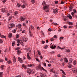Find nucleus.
Wrapping results in <instances>:
<instances>
[{"instance_id":"a18cd8bd","label":"nucleus","mask_w":77,"mask_h":77,"mask_svg":"<svg viewBox=\"0 0 77 77\" xmlns=\"http://www.w3.org/2000/svg\"><path fill=\"white\" fill-rule=\"evenodd\" d=\"M30 28H31V29H34V27L32 26H30Z\"/></svg>"},{"instance_id":"c03bdc74","label":"nucleus","mask_w":77,"mask_h":77,"mask_svg":"<svg viewBox=\"0 0 77 77\" xmlns=\"http://www.w3.org/2000/svg\"><path fill=\"white\" fill-rule=\"evenodd\" d=\"M35 59L37 62H39L40 61H39V60H38L37 58H36Z\"/></svg>"},{"instance_id":"052dcab7","label":"nucleus","mask_w":77,"mask_h":77,"mask_svg":"<svg viewBox=\"0 0 77 77\" xmlns=\"http://www.w3.org/2000/svg\"><path fill=\"white\" fill-rule=\"evenodd\" d=\"M48 47V46L46 45L44 47V48H45V49L47 48Z\"/></svg>"},{"instance_id":"8fccbe9b","label":"nucleus","mask_w":77,"mask_h":77,"mask_svg":"<svg viewBox=\"0 0 77 77\" xmlns=\"http://www.w3.org/2000/svg\"><path fill=\"white\" fill-rule=\"evenodd\" d=\"M31 2L32 3L34 4V3H35V0H31Z\"/></svg>"},{"instance_id":"393cba45","label":"nucleus","mask_w":77,"mask_h":77,"mask_svg":"<svg viewBox=\"0 0 77 77\" xmlns=\"http://www.w3.org/2000/svg\"><path fill=\"white\" fill-rule=\"evenodd\" d=\"M75 13L74 11L73 12H72L71 13V14L73 17H74V14H75Z\"/></svg>"},{"instance_id":"c85d7f7f","label":"nucleus","mask_w":77,"mask_h":77,"mask_svg":"<svg viewBox=\"0 0 77 77\" xmlns=\"http://www.w3.org/2000/svg\"><path fill=\"white\" fill-rule=\"evenodd\" d=\"M7 63H8V64H10V63H12V62H11V60H9L8 62H7Z\"/></svg>"},{"instance_id":"c756f323","label":"nucleus","mask_w":77,"mask_h":77,"mask_svg":"<svg viewBox=\"0 0 77 77\" xmlns=\"http://www.w3.org/2000/svg\"><path fill=\"white\" fill-rule=\"evenodd\" d=\"M76 63H77V62H76V60H75L73 62V63L74 65H75L76 64Z\"/></svg>"},{"instance_id":"f257e3e1","label":"nucleus","mask_w":77,"mask_h":77,"mask_svg":"<svg viewBox=\"0 0 77 77\" xmlns=\"http://www.w3.org/2000/svg\"><path fill=\"white\" fill-rule=\"evenodd\" d=\"M49 6L47 5H45L43 7L44 10L45 11V12H49V8H48Z\"/></svg>"},{"instance_id":"dca6fc26","label":"nucleus","mask_w":77,"mask_h":77,"mask_svg":"<svg viewBox=\"0 0 77 77\" xmlns=\"http://www.w3.org/2000/svg\"><path fill=\"white\" fill-rule=\"evenodd\" d=\"M0 37L1 38H5L6 39V36L3 35H0Z\"/></svg>"},{"instance_id":"c9c22d12","label":"nucleus","mask_w":77,"mask_h":77,"mask_svg":"<svg viewBox=\"0 0 77 77\" xmlns=\"http://www.w3.org/2000/svg\"><path fill=\"white\" fill-rule=\"evenodd\" d=\"M57 48L59 49H61V50H63V48H61L60 46H58L57 47Z\"/></svg>"},{"instance_id":"6e6d98bb","label":"nucleus","mask_w":77,"mask_h":77,"mask_svg":"<svg viewBox=\"0 0 77 77\" xmlns=\"http://www.w3.org/2000/svg\"><path fill=\"white\" fill-rule=\"evenodd\" d=\"M26 59V57L25 56H23V60H25Z\"/></svg>"},{"instance_id":"2eb2a0df","label":"nucleus","mask_w":77,"mask_h":77,"mask_svg":"<svg viewBox=\"0 0 77 77\" xmlns=\"http://www.w3.org/2000/svg\"><path fill=\"white\" fill-rule=\"evenodd\" d=\"M38 69H39L40 70H42V67H41V66L40 65H39L38 66Z\"/></svg>"},{"instance_id":"37998d69","label":"nucleus","mask_w":77,"mask_h":77,"mask_svg":"<svg viewBox=\"0 0 77 77\" xmlns=\"http://www.w3.org/2000/svg\"><path fill=\"white\" fill-rule=\"evenodd\" d=\"M17 52L18 54H20V53H21V51L18 50L17 51Z\"/></svg>"},{"instance_id":"5fc2aeb1","label":"nucleus","mask_w":77,"mask_h":77,"mask_svg":"<svg viewBox=\"0 0 77 77\" xmlns=\"http://www.w3.org/2000/svg\"><path fill=\"white\" fill-rule=\"evenodd\" d=\"M45 4V1H43L42 4V5H44V4Z\"/></svg>"},{"instance_id":"7ed1b4c3","label":"nucleus","mask_w":77,"mask_h":77,"mask_svg":"<svg viewBox=\"0 0 77 77\" xmlns=\"http://www.w3.org/2000/svg\"><path fill=\"white\" fill-rule=\"evenodd\" d=\"M15 26V24L14 23H11L10 25H9V29H11L14 27Z\"/></svg>"},{"instance_id":"f704fd0d","label":"nucleus","mask_w":77,"mask_h":77,"mask_svg":"<svg viewBox=\"0 0 77 77\" xmlns=\"http://www.w3.org/2000/svg\"><path fill=\"white\" fill-rule=\"evenodd\" d=\"M42 70L43 71H44L46 72H47V71L46 70H45V69L44 68L42 67Z\"/></svg>"},{"instance_id":"9b49d317","label":"nucleus","mask_w":77,"mask_h":77,"mask_svg":"<svg viewBox=\"0 0 77 77\" xmlns=\"http://www.w3.org/2000/svg\"><path fill=\"white\" fill-rule=\"evenodd\" d=\"M1 10L3 13L6 12V9L5 8H2Z\"/></svg>"},{"instance_id":"ea45409f","label":"nucleus","mask_w":77,"mask_h":77,"mask_svg":"<svg viewBox=\"0 0 77 77\" xmlns=\"http://www.w3.org/2000/svg\"><path fill=\"white\" fill-rule=\"evenodd\" d=\"M29 33H30V36H32L33 34H32V32H30V30H29Z\"/></svg>"},{"instance_id":"69168bd1","label":"nucleus","mask_w":77,"mask_h":77,"mask_svg":"<svg viewBox=\"0 0 77 77\" xmlns=\"http://www.w3.org/2000/svg\"><path fill=\"white\" fill-rule=\"evenodd\" d=\"M42 44H44V43H45V41H42Z\"/></svg>"},{"instance_id":"bb28decb","label":"nucleus","mask_w":77,"mask_h":77,"mask_svg":"<svg viewBox=\"0 0 77 77\" xmlns=\"http://www.w3.org/2000/svg\"><path fill=\"white\" fill-rule=\"evenodd\" d=\"M52 24L53 25H55V26H57L58 24L56 23H53Z\"/></svg>"},{"instance_id":"a19ab883","label":"nucleus","mask_w":77,"mask_h":77,"mask_svg":"<svg viewBox=\"0 0 77 77\" xmlns=\"http://www.w3.org/2000/svg\"><path fill=\"white\" fill-rule=\"evenodd\" d=\"M27 73L29 74V75H30L31 74L30 71H28Z\"/></svg>"},{"instance_id":"4d7b16f0","label":"nucleus","mask_w":77,"mask_h":77,"mask_svg":"<svg viewBox=\"0 0 77 77\" xmlns=\"http://www.w3.org/2000/svg\"><path fill=\"white\" fill-rule=\"evenodd\" d=\"M3 62V60L2 59H0V62Z\"/></svg>"},{"instance_id":"6ab92c4d","label":"nucleus","mask_w":77,"mask_h":77,"mask_svg":"<svg viewBox=\"0 0 77 77\" xmlns=\"http://www.w3.org/2000/svg\"><path fill=\"white\" fill-rule=\"evenodd\" d=\"M50 72H52L53 73H55V72L54 71V69H51L50 70Z\"/></svg>"},{"instance_id":"0eeeda50","label":"nucleus","mask_w":77,"mask_h":77,"mask_svg":"<svg viewBox=\"0 0 77 77\" xmlns=\"http://www.w3.org/2000/svg\"><path fill=\"white\" fill-rule=\"evenodd\" d=\"M18 61L20 62V63H23V59L20 58L19 57L18 58Z\"/></svg>"},{"instance_id":"f3484780","label":"nucleus","mask_w":77,"mask_h":77,"mask_svg":"<svg viewBox=\"0 0 77 77\" xmlns=\"http://www.w3.org/2000/svg\"><path fill=\"white\" fill-rule=\"evenodd\" d=\"M40 76L41 77H47V76L46 75L44 74L41 75Z\"/></svg>"},{"instance_id":"49530a36","label":"nucleus","mask_w":77,"mask_h":77,"mask_svg":"<svg viewBox=\"0 0 77 77\" xmlns=\"http://www.w3.org/2000/svg\"><path fill=\"white\" fill-rule=\"evenodd\" d=\"M50 40L51 41L53 42V41H54V38H51L50 39Z\"/></svg>"},{"instance_id":"774afa93","label":"nucleus","mask_w":77,"mask_h":77,"mask_svg":"<svg viewBox=\"0 0 77 77\" xmlns=\"http://www.w3.org/2000/svg\"><path fill=\"white\" fill-rule=\"evenodd\" d=\"M15 77H21V76L20 75H19L18 76H16Z\"/></svg>"},{"instance_id":"f03ea898","label":"nucleus","mask_w":77,"mask_h":77,"mask_svg":"<svg viewBox=\"0 0 77 77\" xmlns=\"http://www.w3.org/2000/svg\"><path fill=\"white\" fill-rule=\"evenodd\" d=\"M58 12V9L57 8H56L55 9H53V14H57Z\"/></svg>"},{"instance_id":"72a5a7b5","label":"nucleus","mask_w":77,"mask_h":77,"mask_svg":"<svg viewBox=\"0 0 77 77\" xmlns=\"http://www.w3.org/2000/svg\"><path fill=\"white\" fill-rule=\"evenodd\" d=\"M37 52L38 55H39V56H41V52H40V51H38Z\"/></svg>"},{"instance_id":"1a4fd4ad","label":"nucleus","mask_w":77,"mask_h":77,"mask_svg":"<svg viewBox=\"0 0 77 77\" xmlns=\"http://www.w3.org/2000/svg\"><path fill=\"white\" fill-rule=\"evenodd\" d=\"M69 11H71L72 10V8H73V7H72V6L71 5H70V6L69 7Z\"/></svg>"},{"instance_id":"e2e57ef3","label":"nucleus","mask_w":77,"mask_h":77,"mask_svg":"<svg viewBox=\"0 0 77 77\" xmlns=\"http://www.w3.org/2000/svg\"><path fill=\"white\" fill-rule=\"evenodd\" d=\"M17 43H20V40H17Z\"/></svg>"},{"instance_id":"680f3d73","label":"nucleus","mask_w":77,"mask_h":77,"mask_svg":"<svg viewBox=\"0 0 77 77\" xmlns=\"http://www.w3.org/2000/svg\"><path fill=\"white\" fill-rule=\"evenodd\" d=\"M60 61L61 62H63V59L61 58V59L60 60Z\"/></svg>"},{"instance_id":"4468645a","label":"nucleus","mask_w":77,"mask_h":77,"mask_svg":"<svg viewBox=\"0 0 77 77\" xmlns=\"http://www.w3.org/2000/svg\"><path fill=\"white\" fill-rule=\"evenodd\" d=\"M64 62H65L66 63H68V60L67 59V58H65L64 59Z\"/></svg>"},{"instance_id":"2f4dec72","label":"nucleus","mask_w":77,"mask_h":77,"mask_svg":"<svg viewBox=\"0 0 77 77\" xmlns=\"http://www.w3.org/2000/svg\"><path fill=\"white\" fill-rule=\"evenodd\" d=\"M26 7V5H23L21 6V8L23 9V8H25V7Z\"/></svg>"},{"instance_id":"603ef678","label":"nucleus","mask_w":77,"mask_h":77,"mask_svg":"<svg viewBox=\"0 0 77 77\" xmlns=\"http://www.w3.org/2000/svg\"><path fill=\"white\" fill-rule=\"evenodd\" d=\"M7 16H8V17H9V15H10V14L8 13H7Z\"/></svg>"},{"instance_id":"a878e982","label":"nucleus","mask_w":77,"mask_h":77,"mask_svg":"<svg viewBox=\"0 0 77 77\" xmlns=\"http://www.w3.org/2000/svg\"><path fill=\"white\" fill-rule=\"evenodd\" d=\"M68 24L69 25H72V24H73V23L70 22H69Z\"/></svg>"},{"instance_id":"4c0bfd02","label":"nucleus","mask_w":77,"mask_h":77,"mask_svg":"<svg viewBox=\"0 0 77 77\" xmlns=\"http://www.w3.org/2000/svg\"><path fill=\"white\" fill-rule=\"evenodd\" d=\"M12 19V16H10L8 18L9 20H11Z\"/></svg>"},{"instance_id":"39448f33","label":"nucleus","mask_w":77,"mask_h":77,"mask_svg":"<svg viewBox=\"0 0 77 77\" xmlns=\"http://www.w3.org/2000/svg\"><path fill=\"white\" fill-rule=\"evenodd\" d=\"M72 58H70L69 60V63H68V65L71 64V63H72Z\"/></svg>"},{"instance_id":"58836bf2","label":"nucleus","mask_w":77,"mask_h":77,"mask_svg":"<svg viewBox=\"0 0 77 77\" xmlns=\"http://www.w3.org/2000/svg\"><path fill=\"white\" fill-rule=\"evenodd\" d=\"M17 6H18V7H20V6H21V4H20V3H18L17 4Z\"/></svg>"},{"instance_id":"b1692460","label":"nucleus","mask_w":77,"mask_h":77,"mask_svg":"<svg viewBox=\"0 0 77 77\" xmlns=\"http://www.w3.org/2000/svg\"><path fill=\"white\" fill-rule=\"evenodd\" d=\"M22 67H23V68H24L25 69H27V67H26V66L24 64H23Z\"/></svg>"},{"instance_id":"473e14b6","label":"nucleus","mask_w":77,"mask_h":77,"mask_svg":"<svg viewBox=\"0 0 77 77\" xmlns=\"http://www.w3.org/2000/svg\"><path fill=\"white\" fill-rule=\"evenodd\" d=\"M18 27H19V29H20V28H21V24H18Z\"/></svg>"},{"instance_id":"cd10ccee","label":"nucleus","mask_w":77,"mask_h":77,"mask_svg":"<svg viewBox=\"0 0 77 77\" xmlns=\"http://www.w3.org/2000/svg\"><path fill=\"white\" fill-rule=\"evenodd\" d=\"M62 71L63 72V75H66V74H65V72H64V71L63 70H62Z\"/></svg>"},{"instance_id":"aec40b11","label":"nucleus","mask_w":77,"mask_h":77,"mask_svg":"<svg viewBox=\"0 0 77 77\" xmlns=\"http://www.w3.org/2000/svg\"><path fill=\"white\" fill-rule=\"evenodd\" d=\"M4 68V66L3 65H2L0 67V69H2V70H3Z\"/></svg>"},{"instance_id":"09e8293b","label":"nucleus","mask_w":77,"mask_h":77,"mask_svg":"<svg viewBox=\"0 0 77 77\" xmlns=\"http://www.w3.org/2000/svg\"><path fill=\"white\" fill-rule=\"evenodd\" d=\"M72 65H70L69 66H68L69 68H71V66H72Z\"/></svg>"},{"instance_id":"20e7f679","label":"nucleus","mask_w":77,"mask_h":77,"mask_svg":"<svg viewBox=\"0 0 77 77\" xmlns=\"http://www.w3.org/2000/svg\"><path fill=\"white\" fill-rule=\"evenodd\" d=\"M27 40H28V38H27L23 37V41L24 42H27Z\"/></svg>"},{"instance_id":"0e129e2a","label":"nucleus","mask_w":77,"mask_h":77,"mask_svg":"<svg viewBox=\"0 0 77 77\" xmlns=\"http://www.w3.org/2000/svg\"><path fill=\"white\" fill-rule=\"evenodd\" d=\"M60 39H63V38L62 37H60Z\"/></svg>"},{"instance_id":"423d86ee","label":"nucleus","mask_w":77,"mask_h":77,"mask_svg":"<svg viewBox=\"0 0 77 77\" xmlns=\"http://www.w3.org/2000/svg\"><path fill=\"white\" fill-rule=\"evenodd\" d=\"M51 48L52 49H55L56 48V46L54 45V44H53V45L51 46Z\"/></svg>"},{"instance_id":"de8ad7c7","label":"nucleus","mask_w":77,"mask_h":77,"mask_svg":"<svg viewBox=\"0 0 77 77\" xmlns=\"http://www.w3.org/2000/svg\"><path fill=\"white\" fill-rule=\"evenodd\" d=\"M43 64L45 66H47V64L45 63H43Z\"/></svg>"},{"instance_id":"e433bc0d","label":"nucleus","mask_w":77,"mask_h":77,"mask_svg":"<svg viewBox=\"0 0 77 77\" xmlns=\"http://www.w3.org/2000/svg\"><path fill=\"white\" fill-rule=\"evenodd\" d=\"M12 32L13 33H15L16 32V29H13L12 30Z\"/></svg>"},{"instance_id":"13d9d810","label":"nucleus","mask_w":77,"mask_h":77,"mask_svg":"<svg viewBox=\"0 0 77 77\" xmlns=\"http://www.w3.org/2000/svg\"><path fill=\"white\" fill-rule=\"evenodd\" d=\"M0 75L1 76L3 75V72H0Z\"/></svg>"},{"instance_id":"ddd939ff","label":"nucleus","mask_w":77,"mask_h":77,"mask_svg":"<svg viewBox=\"0 0 77 77\" xmlns=\"http://www.w3.org/2000/svg\"><path fill=\"white\" fill-rule=\"evenodd\" d=\"M12 36V34L11 33H10L8 35V37L9 38H11Z\"/></svg>"},{"instance_id":"864d4df0","label":"nucleus","mask_w":77,"mask_h":77,"mask_svg":"<svg viewBox=\"0 0 77 77\" xmlns=\"http://www.w3.org/2000/svg\"><path fill=\"white\" fill-rule=\"evenodd\" d=\"M73 12H75V13L77 12V11H76V10H75V9H73Z\"/></svg>"},{"instance_id":"79ce46f5","label":"nucleus","mask_w":77,"mask_h":77,"mask_svg":"<svg viewBox=\"0 0 77 77\" xmlns=\"http://www.w3.org/2000/svg\"><path fill=\"white\" fill-rule=\"evenodd\" d=\"M19 37V35L17 34L16 35V38H18Z\"/></svg>"},{"instance_id":"9d476101","label":"nucleus","mask_w":77,"mask_h":77,"mask_svg":"<svg viewBox=\"0 0 77 77\" xmlns=\"http://www.w3.org/2000/svg\"><path fill=\"white\" fill-rule=\"evenodd\" d=\"M13 60L14 63H15V62H16V59L15 58V56H14L13 57Z\"/></svg>"},{"instance_id":"bf43d9fd","label":"nucleus","mask_w":77,"mask_h":77,"mask_svg":"<svg viewBox=\"0 0 77 77\" xmlns=\"http://www.w3.org/2000/svg\"><path fill=\"white\" fill-rule=\"evenodd\" d=\"M3 42V40L2 39H0V43H2Z\"/></svg>"},{"instance_id":"338daca9","label":"nucleus","mask_w":77,"mask_h":77,"mask_svg":"<svg viewBox=\"0 0 77 77\" xmlns=\"http://www.w3.org/2000/svg\"><path fill=\"white\" fill-rule=\"evenodd\" d=\"M55 4H57V3H58V1H55Z\"/></svg>"},{"instance_id":"4be33fe9","label":"nucleus","mask_w":77,"mask_h":77,"mask_svg":"<svg viewBox=\"0 0 77 77\" xmlns=\"http://www.w3.org/2000/svg\"><path fill=\"white\" fill-rule=\"evenodd\" d=\"M15 41L13 42L12 43V46H13V47H14V46L15 45Z\"/></svg>"},{"instance_id":"6e6552de","label":"nucleus","mask_w":77,"mask_h":77,"mask_svg":"<svg viewBox=\"0 0 77 77\" xmlns=\"http://www.w3.org/2000/svg\"><path fill=\"white\" fill-rule=\"evenodd\" d=\"M27 58L29 60H30L31 59L30 57L29 56V53H27Z\"/></svg>"},{"instance_id":"5701e85b","label":"nucleus","mask_w":77,"mask_h":77,"mask_svg":"<svg viewBox=\"0 0 77 77\" xmlns=\"http://www.w3.org/2000/svg\"><path fill=\"white\" fill-rule=\"evenodd\" d=\"M18 14V12L17 11H16L14 12V15H17Z\"/></svg>"},{"instance_id":"412c9836","label":"nucleus","mask_w":77,"mask_h":77,"mask_svg":"<svg viewBox=\"0 0 77 77\" xmlns=\"http://www.w3.org/2000/svg\"><path fill=\"white\" fill-rule=\"evenodd\" d=\"M67 17L70 18V19H72V17L70 15V14H68Z\"/></svg>"},{"instance_id":"f8f14e48","label":"nucleus","mask_w":77,"mask_h":77,"mask_svg":"<svg viewBox=\"0 0 77 77\" xmlns=\"http://www.w3.org/2000/svg\"><path fill=\"white\" fill-rule=\"evenodd\" d=\"M25 20H26V19L25 18L23 17H21L20 20L21 21H25Z\"/></svg>"},{"instance_id":"a211bd4d","label":"nucleus","mask_w":77,"mask_h":77,"mask_svg":"<svg viewBox=\"0 0 77 77\" xmlns=\"http://www.w3.org/2000/svg\"><path fill=\"white\" fill-rule=\"evenodd\" d=\"M27 67H31V66H32V65L30 64H28L27 65Z\"/></svg>"},{"instance_id":"3c124183","label":"nucleus","mask_w":77,"mask_h":77,"mask_svg":"<svg viewBox=\"0 0 77 77\" xmlns=\"http://www.w3.org/2000/svg\"><path fill=\"white\" fill-rule=\"evenodd\" d=\"M20 48H17L15 49V50H20Z\"/></svg>"},{"instance_id":"7c9ffc66","label":"nucleus","mask_w":77,"mask_h":77,"mask_svg":"<svg viewBox=\"0 0 77 77\" xmlns=\"http://www.w3.org/2000/svg\"><path fill=\"white\" fill-rule=\"evenodd\" d=\"M73 72H74L75 73V72H77V70H76V69L73 70Z\"/></svg>"}]
</instances>
